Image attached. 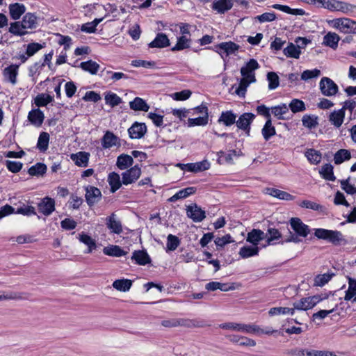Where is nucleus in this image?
Listing matches in <instances>:
<instances>
[{"label": "nucleus", "instance_id": "nucleus-1", "mask_svg": "<svg viewBox=\"0 0 356 356\" xmlns=\"http://www.w3.org/2000/svg\"><path fill=\"white\" fill-rule=\"evenodd\" d=\"M219 327L222 329L232 330L238 332H243L247 334H271L275 332V330H264L255 324H244L233 322L222 323L219 325Z\"/></svg>", "mask_w": 356, "mask_h": 356}, {"label": "nucleus", "instance_id": "nucleus-2", "mask_svg": "<svg viewBox=\"0 0 356 356\" xmlns=\"http://www.w3.org/2000/svg\"><path fill=\"white\" fill-rule=\"evenodd\" d=\"M290 225L295 234H293L289 230V236L285 239L284 242L286 243H299L300 241L299 236L306 237L309 234L310 230L309 226L303 223L299 218H291ZM283 243L284 241L282 243Z\"/></svg>", "mask_w": 356, "mask_h": 356}, {"label": "nucleus", "instance_id": "nucleus-3", "mask_svg": "<svg viewBox=\"0 0 356 356\" xmlns=\"http://www.w3.org/2000/svg\"><path fill=\"white\" fill-rule=\"evenodd\" d=\"M314 236L319 239L325 240L334 245L346 243V240L344 238L342 233L337 230L318 228L315 229Z\"/></svg>", "mask_w": 356, "mask_h": 356}, {"label": "nucleus", "instance_id": "nucleus-4", "mask_svg": "<svg viewBox=\"0 0 356 356\" xmlns=\"http://www.w3.org/2000/svg\"><path fill=\"white\" fill-rule=\"evenodd\" d=\"M240 48V46L234 42H224L216 44L213 50L218 53L222 59L231 54H235Z\"/></svg>", "mask_w": 356, "mask_h": 356}, {"label": "nucleus", "instance_id": "nucleus-5", "mask_svg": "<svg viewBox=\"0 0 356 356\" xmlns=\"http://www.w3.org/2000/svg\"><path fill=\"white\" fill-rule=\"evenodd\" d=\"M334 26L344 33L356 34V21L349 18H339L333 21Z\"/></svg>", "mask_w": 356, "mask_h": 356}, {"label": "nucleus", "instance_id": "nucleus-6", "mask_svg": "<svg viewBox=\"0 0 356 356\" xmlns=\"http://www.w3.org/2000/svg\"><path fill=\"white\" fill-rule=\"evenodd\" d=\"M321 300L322 298L319 296H313L302 298L300 300L293 302V305L294 311L296 309L303 311L310 309L313 308L315 305H316Z\"/></svg>", "mask_w": 356, "mask_h": 356}, {"label": "nucleus", "instance_id": "nucleus-7", "mask_svg": "<svg viewBox=\"0 0 356 356\" xmlns=\"http://www.w3.org/2000/svg\"><path fill=\"white\" fill-rule=\"evenodd\" d=\"M321 93L327 97L335 95L339 90L338 86L328 77H323L319 83Z\"/></svg>", "mask_w": 356, "mask_h": 356}, {"label": "nucleus", "instance_id": "nucleus-8", "mask_svg": "<svg viewBox=\"0 0 356 356\" xmlns=\"http://www.w3.org/2000/svg\"><path fill=\"white\" fill-rule=\"evenodd\" d=\"M186 211L187 217L195 222H200L206 218L205 211L195 203L187 206Z\"/></svg>", "mask_w": 356, "mask_h": 356}, {"label": "nucleus", "instance_id": "nucleus-9", "mask_svg": "<svg viewBox=\"0 0 356 356\" xmlns=\"http://www.w3.org/2000/svg\"><path fill=\"white\" fill-rule=\"evenodd\" d=\"M55 200L50 197H44L38 204V209L40 213L45 216H50L55 211Z\"/></svg>", "mask_w": 356, "mask_h": 356}, {"label": "nucleus", "instance_id": "nucleus-10", "mask_svg": "<svg viewBox=\"0 0 356 356\" xmlns=\"http://www.w3.org/2000/svg\"><path fill=\"white\" fill-rule=\"evenodd\" d=\"M255 118V115L252 113H244L241 115L236 121V126L238 129L245 131V134L249 136L250 131V124Z\"/></svg>", "mask_w": 356, "mask_h": 356}, {"label": "nucleus", "instance_id": "nucleus-11", "mask_svg": "<svg viewBox=\"0 0 356 356\" xmlns=\"http://www.w3.org/2000/svg\"><path fill=\"white\" fill-rule=\"evenodd\" d=\"M259 67L258 62L254 59H250L245 66L241 68V74L243 78L250 79V81H256L254 71Z\"/></svg>", "mask_w": 356, "mask_h": 356}, {"label": "nucleus", "instance_id": "nucleus-12", "mask_svg": "<svg viewBox=\"0 0 356 356\" xmlns=\"http://www.w3.org/2000/svg\"><path fill=\"white\" fill-rule=\"evenodd\" d=\"M141 170L138 165L122 173V184L128 185L135 182L140 176Z\"/></svg>", "mask_w": 356, "mask_h": 356}, {"label": "nucleus", "instance_id": "nucleus-13", "mask_svg": "<svg viewBox=\"0 0 356 356\" xmlns=\"http://www.w3.org/2000/svg\"><path fill=\"white\" fill-rule=\"evenodd\" d=\"M85 191L86 200L90 207L93 206L100 200L102 193L98 188L92 186H87L85 187Z\"/></svg>", "mask_w": 356, "mask_h": 356}, {"label": "nucleus", "instance_id": "nucleus-14", "mask_svg": "<svg viewBox=\"0 0 356 356\" xmlns=\"http://www.w3.org/2000/svg\"><path fill=\"white\" fill-rule=\"evenodd\" d=\"M147 132V127L145 123L136 122L128 129L129 137L131 139H139L144 136Z\"/></svg>", "mask_w": 356, "mask_h": 356}, {"label": "nucleus", "instance_id": "nucleus-15", "mask_svg": "<svg viewBox=\"0 0 356 356\" xmlns=\"http://www.w3.org/2000/svg\"><path fill=\"white\" fill-rule=\"evenodd\" d=\"M106 225L111 233L120 234L123 231L122 223L120 220L117 219L114 213L106 218Z\"/></svg>", "mask_w": 356, "mask_h": 356}, {"label": "nucleus", "instance_id": "nucleus-16", "mask_svg": "<svg viewBox=\"0 0 356 356\" xmlns=\"http://www.w3.org/2000/svg\"><path fill=\"white\" fill-rule=\"evenodd\" d=\"M120 139L110 131H106L102 138V146L104 149H109L113 146L120 145Z\"/></svg>", "mask_w": 356, "mask_h": 356}, {"label": "nucleus", "instance_id": "nucleus-17", "mask_svg": "<svg viewBox=\"0 0 356 356\" xmlns=\"http://www.w3.org/2000/svg\"><path fill=\"white\" fill-rule=\"evenodd\" d=\"M44 120V113L40 108H34L29 112L28 120L35 127H40Z\"/></svg>", "mask_w": 356, "mask_h": 356}, {"label": "nucleus", "instance_id": "nucleus-18", "mask_svg": "<svg viewBox=\"0 0 356 356\" xmlns=\"http://www.w3.org/2000/svg\"><path fill=\"white\" fill-rule=\"evenodd\" d=\"M170 40L166 34L163 33H159L156 38L149 43L148 46L150 48H164L170 46Z\"/></svg>", "mask_w": 356, "mask_h": 356}, {"label": "nucleus", "instance_id": "nucleus-19", "mask_svg": "<svg viewBox=\"0 0 356 356\" xmlns=\"http://www.w3.org/2000/svg\"><path fill=\"white\" fill-rule=\"evenodd\" d=\"M234 4V0H214L212 9L220 14L225 13L230 10Z\"/></svg>", "mask_w": 356, "mask_h": 356}, {"label": "nucleus", "instance_id": "nucleus-20", "mask_svg": "<svg viewBox=\"0 0 356 356\" xmlns=\"http://www.w3.org/2000/svg\"><path fill=\"white\" fill-rule=\"evenodd\" d=\"M18 65H10L3 70V74L5 79L12 84L17 83V76L18 75Z\"/></svg>", "mask_w": 356, "mask_h": 356}, {"label": "nucleus", "instance_id": "nucleus-21", "mask_svg": "<svg viewBox=\"0 0 356 356\" xmlns=\"http://www.w3.org/2000/svg\"><path fill=\"white\" fill-rule=\"evenodd\" d=\"M266 236L267 234L263 231L253 229L251 232H248L246 240L253 245L257 246L259 242L265 239Z\"/></svg>", "mask_w": 356, "mask_h": 356}, {"label": "nucleus", "instance_id": "nucleus-22", "mask_svg": "<svg viewBox=\"0 0 356 356\" xmlns=\"http://www.w3.org/2000/svg\"><path fill=\"white\" fill-rule=\"evenodd\" d=\"M90 154L86 152H79L71 155V159L79 167H87L88 165Z\"/></svg>", "mask_w": 356, "mask_h": 356}, {"label": "nucleus", "instance_id": "nucleus-23", "mask_svg": "<svg viewBox=\"0 0 356 356\" xmlns=\"http://www.w3.org/2000/svg\"><path fill=\"white\" fill-rule=\"evenodd\" d=\"M266 193L274 197H277L280 200H286V201L293 200L295 198L294 196H293L292 195L289 194L287 192H285V191H281L279 189L273 188H266Z\"/></svg>", "mask_w": 356, "mask_h": 356}, {"label": "nucleus", "instance_id": "nucleus-24", "mask_svg": "<svg viewBox=\"0 0 356 356\" xmlns=\"http://www.w3.org/2000/svg\"><path fill=\"white\" fill-rule=\"evenodd\" d=\"M25 11L26 7L22 3H15L9 6L10 15L14 20L19 19Z\"/></svg>", "mask_w": 356, "mask_h": 356}, {"label": "nucleus", "instance_id": "nucleus-25", "mask_svg": "<svg viewBox=\"0 0 356 356\" xmlns=\"http://www.w3.org/2000/svg\"><path fill=\"white\" fill-rule=\"evenodd\" d=\"M186 167L189 172H198L208 170L210 168V163L207 160H203L197 163H187Z\"/></svg>", "mask_w": 356, "mask_h": 356}, {"label": "nucleus", "instance_id": "nucleus-26", "mask_svg": "<svg viewBox=\"0 0 356 356\" xmlns=\"http://www.w3.org/2000/svg\"><path fill=\"white\" fill-rule=\"evenodd\" d=\"M344 117L345 111H343V109L341 108L339 110L334 111L333 112H332L329 116V120L332 124L339 128L343 124Z\"/></svg>", "mask_w": 356, "mask_h": 356}, {"label": "nucleus", "instance_id": "nucleus-27", "mask_svg": "<svg viewBox=\"0 0 356 356\" xmlns=\"http://www.w3.org/2000/svg\"><path fill=\"white\" fill-rule=\"evenodd\" d=\"M108 182L111 186L110 191L111 193L117 191L121 187L122 184H123L122 180H120V175L115 172L108 174Z\"/></svg>", "mask_w": 356, "mask_h": 356}, {"label": "nucleus", "instance_id": "nucleus-28", "mask_svg": "<svg viewBox=\"0 0 356 356\" xmlns=\"http://www.w3.org/2000/svg\"><path fill=\"white\" fill-rule=\"evenodd\" d=\"M131 259L136 261L138 265H146L151 262V259L148 254L143 250H137L133 252Z\"/></svg>", "mask_w": 356, "mask_h": 356}, {"label": "nucleus", "instance_id": "nucleus-29", "mask_svg": "<svg viewBox=\"0 0 356 356\" xmlns=\"http://www.w3.org/2000/svg\"><path fill=\"white\" fill-rule=\"evenodd\" d=\"M236 115L232 111H227L222 112L218 120L219 123H222L227 127H229L236 122Z\"/></svg>", "mask_w": 356, "mask_h": 356}, {"label": "nucleus", "instance_id": "nucleus-30", "mask_svg": "<svg viewBox=\"0 0 356 356\" xmlns=\"http://www.w3.org/2000/svg\"><path fill=\"white\" fill-rule=\"evenodd\" d=\"M195 192H196L195 187L185 188L184 189L179 191L174 195L170 197L168 199V201L170 202H174L179 199L186 198V197H188L189 195L194 194Z\"/></svg>", "mask_w": 356, "mask_h": 356}, {"label": "nucleus", "instance_id": "nucleus-31", "mask_svg": "<svg viewBox=\"0 0 356 356\" xmlns=\"http://www.w3.org/2000/svg\"><path fill=\"white\" fill-rule=\"evenodd\" d=\"M24 26V29H35L37 27V17L34 13H26L21 21Z\"/></svg>", "mask_w": 356, "mask_h": 356}, {"label": "nucleus", "instance_id": "nucleus-32", "mask_svg": "<svg viewBox=\"0 0 356 356\" xmlns=\"http://www.w3.org/2000/svg\"><path fill=\"white\" fill-rule=\"evenodd\" d=\"M302 125L309 129H315L318 125V118L315 115L305 114L302 118Z\"/></svg>", "mask_w": 356, "mask_h": 356}, {"label": "nucleus", "instance_id": "nucleus-33", "mask_svg": "<svg viewBox=\"0 0 356 356\" xmlns=\"http://www.w3.org/2000/svg\"><path fill=\"white\" fill-rule=\"evenodd\" d=\"M339 40L340 38L337 33L329 32L323 37V44L333 49H336Z\"/></svg>", "mask_w": 356, "mask_h": 356}, {"label": "nucleus", "instance_id": "nucleus-34", "mask_svg": "<svg viewBox=\"0 0 356 356\" xmlns=\"http://www.w3.org/2000/svg\"><path fill=\"white\" fill-rule=\"evenodd\" d=\"M133 163L134 159L132 156L122 154L118 157L116 165L120 170H125L131 166Z\"/></svg>", "mask_w": 356, "mask_h": 356}, {"label": "nucleus", "instance_id": "nucleus-35", "mask_svg": "<svg viewBox=\"0 0 356 356\" xmlns=\"http://www.w3.org/2000/svg\"><path fill=\"white\" fill-rule=\"evenodd\" d=\"M129 106L131 109L137 111H141L147 112L149 108V105L145 101L138 97H135L133 101L129 102Z\"/></svg>", "mask_w": 356, "mask_h": 356}, {"label": "nucleus", "instance_id": "nucleus-36", "mask_svg": "<svg viewBox=\"0 0 356 356\" xmlns=\"http://www.w3.org/2000/svg\"><path fill=\"white\" fill-rule=\"evenodd\" d=\"M103 252L106 255L116 257H120L127 254V252L122 250L120 246L115 245H111L109 246L105 247L103 249Z\"/></svg>", "mask_w": 356, "mask_h": 356}, {"label": "nucleus", "instance_id": "nucleus-37", "mask_svg": "<svg viewBox=\"0 0 356 356\" xmlns=\"http://www.w3.org/2000/svg\"><path fill=\"white\" fill-rule=\"evenodd\" d=\"M336 11L341 12L346 15H351L356 13V5L341 1H337Z\"/></svg>", "mask_w": 356, "mask_h": 356}, {"label": "nucleus", "instance_id": "nucleus-38", "mask_svg": "<svg viewBox=\"0 0 356 356\" xmlns=\"http://www.w3.org/2000/svg\"><path fill=\"white\" fill-rule=\"evenodd\" d=\"M79 67L91 74H96L100 68L99 65L92 60L81 62Z\"/></svg>", "mask_w": 356, "mask_h": 356}, {"label": "nucleus", "instance_id": "nucleus-39", "mask_svg": "<svg viewBox=\"0 0 356 356\" xmlns=\"http://www.w3.org/2000/svg\"><path fill=\"white\" fill-rule=\"evenodd\" d=\"M132 286V281L128 279L116 280L113 283V287L118 291H128Z\"/></svg>", "mask_w": 356, "mask_h": 356}, {"label": "nucleus", "instance_id": "nucleus-40", "mask_svg": "<svg viewBox=\"0 0 356 356\" xmlns=\"http://www.w3.org/2000/svg\"><path fill=\"white\" fill-rule=\"evenodd\" d=\"M272 8H273L275 9L280 10L286 13L294 15H304L306 13L303 9L291 8L288 6L281 5V4H273L272 6Z\"/></svg>", "mask_w": 356, "mask_h": 356}, {"label": "nucleus", "instance_id": "nucleus-41", "mask_svg": "<svg viewBox=\"0 0 356 356\" xmlns=\"http://www.w3.org/2000/svg\"><path fill=\"white\" fill-rule=\"evenodd\" d=\"M191 40L186 35H181L177 38V44L172 47L171 51H177L188 49L191 46Z\"/></svg>", "mask_w": 356, "mask_h": 356}, {"label": "nucleus", "instance_id": "nucleus-42", "mask_svg": "<svg viewBox=\"0 0 356 356\" xmlns=\"http://www.w3.org/2000/svg\"><path fill=\"white\" fill-rule=\"evenodd\" d=\"M79 241L88 246V250L86 253H90L92 250L97 248L95 241L89 235L82 233L79 234Z\"/></svg>", "mask_w": 356, "mask_h": 356}, {"label": "nucleus", "instance_id": "nucleus-43", "mask_svg": "<svg viewBox=\"0 0 356 356\" xmlns=\"http://www.w3.org/2000/svg\"><path fill=\"white\" fill-rule=\"evenodd\" d=\"M350 152L346 149L338 150L334 155V161L337 165L342 163L345 161L350 159Z\"/></svg>", "mask_w": 356, "mask_h": 356}, {"label": "nucleus", "instance_id": "nucleus-44", "mask_svg": "<svg viewBox=\"0 0 356 356\" xmlns=\"http://www.w3.org/2000/svg\"><path fill=\"white\" fill-rule=\"evenodd\" d=\"M261 133L266 140H268L272 136L276 134V131L272 124L271 119L266 120L264 127L262 128Z\"/></svg>", "mask_w": 356, "mask_h": 356}, {"label": "nucleus", "instance_id": "nucleus-45", "mask_svg": "<svg viewBox=\"0 0 356 356\" xmlns=\"http://www.w3.org/2000/svg\"><path fill=\"white\" fill-rule=\"evenodd\" d=\"M283 53L288 58H299L301 51L293 43L289 42L283 49Z\"/></svg>", "mask_w": 356, "mask_h": 356}, {"label": "nucleus", "instance_id": "nucleus-46", "mask_svg": "<svg viewBox=\"0 0 356 356\" xmlns=\"http://www.w3.org/2000/svg\"><path fill=\"white\" fill-rule=\"evenodd\" d=\"M319 173L325 180L334 181L336 179L333 172V166L330 163L323 165L320 170Z\"/></svg>", "mask_w": 356, "mask_h": 356}, {"label": "nucleus", "instance_id": "nucleus-47", "mask_svg": "<svg viewBox=\"0 0 356 356\" xmlns=\"http://www.w3.org/2000/svg\"><path fill=\"white\" fill-rule=\"evenodd\" d=\"M49 134L47 132H41L40 134L38 143H37V148L40 152H45L49 147Z\"/></svg>", "mask_w": 356, "mask_h": 356}, {"label": "nucleus", "instance_id": "nucleus-48", "mask_svg": "<svg viewBox=\"0 0 356 356\" xmlns=\"http://www.w3.org/2000/svg\"><path fill=\"white\" fill-rule=\"evenodd\" d=\"M259 251L258 246H243L239 250V255L242 258H248L257 255Z\"/></svg>", "mask_w": 356, "mask_h": 356}, {"label": "nucleus", "instance_id": "nucleus-49", "mask_svg": "<svg viewBox=\"0 0 356 356\" xmlns=\"http://www.w3.org/2000/svg\"><path fill=\"white\" fill-rule=\"evenodd\" d=\"M53 101V97L46 93L39 94L34 99V103L38 107L45 106Z\"/></svg>", "mask_w": 356, "mask_h": 356}, {"label": "nucleus", "instance_id": "nucleus-50", "mask_svg": "<svg viewBox=\"0 0 356 356\" xmlns=\"http://www.w3.org/2000/svg\"><path fill=\"white\" fill-rule=\"evenodd\" d=\"M9 32L15 35L22 36L29 33L25 31L21 22H15L10 24Z\"/></svg>", "mask_w": 356, "mask_h": 356}, {"label": "nucleus", "instance_id": "nucleus-51", "mask_svg": "<svg viewBox=\"0 0 356 356\" xmlns=\"http://www.w3.org/2000/svg\"><path fill=\"white\" fill-rule=\"evenodd\" d=\"M348 289L346 291L344 296V300H350L356 296V280L350 277H348Z\"/></svg>", "mask_w": 356, "mask_h": 356}, {"label": "nucleus", "instance_id": "nucleus-52", "mask_svg": "<svg viewBox=\"0 0 356 356\" xmlns=\"http://www.w3.org/2000/svg\"><path fill=\"white\" fill-rule=\"evenodd\" d=\"M105 102L106 104L111 107L118 106L122 102V99L117 94L111 91L105 93L104 97Z\"/></svg>", "mask_w": 356, "mask_h": 356}, {"label": "nucleus", "instance_id": "nucleus-53", "mask_svg": "<svg viewBox=\"0 0 356 356\" xmlns=\"http://www.w3.org/2000/svg\"><path fill=\"white\" fill-rule=\"evenodd\" d=\"M272 113L278 120H284V115L289 112V107L286 104H282L271 108Z\"/></svg>", "mask_w": 356, "mask_h": 356}, {"label": "nucleus", "instance_id": "nucleus-54", "mask_svg": "<svg viewBox=\"0 0 356 356\" xmlns=\"http://www.w3.org/2000/svg\"><path fill=\"white\" fill-rule=\"evenodd\" d=\"M287 106L293 113L302 112L306 110L305 104L299 99H293Z\"/></svg>", "mask_w": 356, "mask_h": 356}, {"label": "nucleus", "instance_id": "nucleus-55", "mask_svg": "<svg viewBox=\"0 0 356 356\" xmlns=\"http://www.w3.org/2000/svg\"><path fill=\"white\" fill-rule=\"evenodd\" d=\"M305 156L312 164H318L321 161V154L319 151L314 149H309L305 153Z\"/></svg>", "mask_w": 356, "mask_h": 356}, {"label": "nucleus", "instance_id": "nucleus-56", "mask_svg": "<svg viewBox=\"0 0 356 356\" xmlns=\"http://www.w3.org/2000/svg\"><path fill=\"white\" fill-rule=\"evenodd\" d=\"M254 81H250V79L246 78H242L240 80L239 85L235 90V93L241 97H244L247 91V88L250 83H254Z\"/></svg>", "mask_w": 356, "mask_h": 356}, {"label": "nucleus", "instance_id": "nucleus-57", "mask_svg": "<svg viewBox=\"0 0 356 356\" xmlns=\"http://www.w3.org/2000/svg\"><path fill=\"white\" fill-rule=\"evenodd\" d=\"M46 171V165L42 163H37L29 169L28 172L31 176H39L45 174Z\"/></svg>", "mask_w": 356, "mask_h": 356}, {"label": "nucleus", "instance_id": "nucleus-58", "mask_svg": "<svg viewBox=\"0 0 356 356\" xmlns=\"http://www.w3.org/2000/svg\"><path fill=\"white\" fill-rule=\"evenodd\" d=\"M268 314L270 316L286 314H290L291 315H293L294 314V309L289 308V307H273V308L270 309Z\"/></svg>", "mask_w": 356, "mask_h": 356}, {"label": "nucleus", "instance_id": "nucleus-59", "mask_svg": "<svg viewBox=\"0 0 356 356\" xmlns=\"http://www.w3.org/2000/svg\"><path fill=\"white\" fill-rule=\"evenodd\" d=\"M267 79L268 81V88L274 90L279 86L280 80L278 75L274 72H270L267 74Z\"/></svg>", "mask_w": 356, "mask_h": 356}, {"label": "nucleus", "instance_id": "nucleus-60", "mask_svg": "<svg viewBox=\"0 0 356 356\" xmlns=\"http://www.w3.org/2000/svg\"><path fill=\"white\" fill-rule=\"evenodd\" d=\"M209 121V115L207 116H200L195 118H189L188 120V127H195V126H204L208 124Z\"/></svg>", "mask_w": 356, "mask_h": 356}, {"label": "nucleus", "instance_id": "nucleus-61", "mask_svg": "<svg viewBox=\"0 0 356 356\" xmlns=\"http://www.w3.org/2000/svg\"><path fill=\"white\" fill-rule=\"evenodd\" d=\"M180 244V240L175 235L169 234L167 237V249L175 251Z\"/></svg>", "mask_w": 356, "mask_h": 356}, {"label": "nucleus", "instance_id": "nucleus-62", "mask_svg": "<svg viewBox=\"0 0 356 356\" xmlns=\"http://www.w3.org/2000/svg\"><path fill=\"white\" fill-rule=\"evenodd\" d=\"M350 177L346 179H343L340 181L341 188L345 191V192L350 195L356 194V185H352L349 183Z\"/></svg>", "mask_w": 356, "mask_h": 356}, {"label": "nucleus", "instance_id": "nucleus-63", "mask_svg": "<svg viewBox=\"0 0 356 356\" xmlns=\"http://www.w3.org/2000/svg\"><path fill=\"white\" fill-rule=\"evenodd\" d=\"M268 234L270 235V236L267 238L266 245H265L264 247L273 244V241L274 240H277L282 237V234L279 230L275 228H269L268 229Z\"/></svg>", "mask_w": 356, "mask_h": 356}, {"label": "nucleus", "instance_id": "nucleus-64", "mask_svg": "<svg viewBox=\"0 0 356 356\" xmlns=\"http://www.w3.org/2000/svg\"><path fill=\"white\" fill-rule=\"evenodd\" d=\"M321 75V71L318 69L306 70L301 74V79L308 81L313 78H317Z\"/></svg>", "mask_w": 356, "mask_h": 356}]
</instances>
